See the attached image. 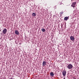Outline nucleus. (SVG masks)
Wrapping results in <instances>:
<instances>
[{"label": "nucleus", "instance_id": "12", "mask_svg": "<svg viewBox=\"0 0 79 79\" xmlns=\"http://www.w3.org/2000/svg\"><path fill=\"white\" fill-rule=\"evenodd\" d=\"M41 31H42V32H45V29H41Z\"/></svg>", "mask_w": 79, "mask_h": 79}, {"label": "nucleus", "instance_id": "4", "mask_svg": "<svg viewBox=\"0 0 79 79\" xmlns=\"http://www.w3.org/2000/svg\"><path fill=\"white\" fill-rule=\"evenodd\" d=\"M76 2H73L72 5H71V6L73 7V8H74L75 7V6H76Z\"/></svg>", "mask_w": 79, "mask_h": 79}, {"label": "nucleus", "instance_id": "2", "mask_svg": "<svg viewBox=\"0 0 79 79\" xmlns=\"http://www.w3.org/2000/svg\"><path fill=\"white\" fill-rule=\"evenodd\" d=\"M7 32V30L6 28H4L2 31V32L4 34H5Z\"/></svg>", "mask_w": 79, "mask_h": 79}, {"label": "nucleus", "instance_id": "8", "mask_svg": "<svg viewBox=\"0 0 79 79\" xmlns=\"http://www.w3.org/2000/svg\"><path fill=\"white\" fill-rule=\"evenodd\" d=\"M68 18H69V17H65L64 18V21H67L68 19Z\"/></svg>", "mask_w": 79, "mask_h": 79}, {"label": "nucleus", "instance_id": "6", "mask_svg": "<svg viewBox=\"0 0 79 79\" xmlns=\"http://www.w3.org/2000/svg\"><path fill=\"white\" fill-rule=\"evenodd\" d=\"M45 65H46V61H44L43 62L42 66H45Z\"/></svg>", "mask_w": 79, "mask_h": 79}, {"label": "nucleus", "instance_id": "3", "mask_svg": "<svg viewBox=\"0 0 79 79\" xmlns=\"http://www.w3.org/2000/svg\"><path fill=\"white\" fill-rule=\"evenodd\" d=\"M62 74L63 76H65L66 74V70H63L62 72Z\"/></svg>", "mask_w": 79, "mask_h": 79}, {"label": "nucleus", "instance_id": "11", "mask_svg": "<svg viewBox=\"0 0 79 79\" xmlns=\"http://www.w3.org/2000/svg\"><path fill=\"white\" fill-rule=\"evenodd\" d=\"M64 13V12L63 11L60 12V15H61V16H62V15H63V14Z\"/></svg>", "mask_w": 79, "mask_h": 79}, {"label": "nucleus", "instance_id": "13", "mask_svg": "<svg viewBox=\"0 0 79 79\" xmlns=\"http://www.w3.org/2000/svg\"><path fill=\"white\" fill-rule=\"evenodd\" d=\"M3 79H6V78H3Z\"/></svg>", "mask_w": 79, "mask_h": 79}, {"label": "nucleus", "instance_id": "5", "mask_svg": "<svg viewBox=\"0 0 79 79\" xmlns=\"http://www.w3.org/2000/svg\"><path fill=\"white\" fill-rule=\"evenodd\" d=\"M70 39L72 41H73V40H74V37H73V36H71L70 37Z\"/></svg>", "mask_w": 79, "mask_h": 79}, {"label": "nucleus", "instance_id": "10", "mask_svg": "<svg viewBox=\"0 0 79 79\" xmlns=\"http://www.w3.org/2000/svg\"><path fill=\"white\" fill-rule=\"evenodd\" d=\"M50 76H52V77L54 76V73H53V72H51L50 73Z\"/></svg>", "mask_w": 79, "mask_h": 79}, {"label": "nucleus", "instance_id": "1", "mask_svg": "<svg viewBox=\"0 0 79 79\" xmlns=\"http://www.w3.org/2000/svg\"><path fill=\"white\" fill-rule=\"evenodd\" d=\"M67 68L69 69H73V66L72 64H69V65H68Z\"/></svg>", "mask_w": 79, "mask_h": 79}, {"label": "nucleus", "instance_id": "7", "mask_svg": "<svg viewBox=\"0 0 79 79\" xmlns=\"http://www.w3.org/2000/svg\"><path fill=\"white\" fill-rule=\"evenodd\" d=\"M15 33L16 35H19V33L18 31V30H16L15 31Z\"/></svg>", "mask_w": 79, "mask_h": 79}, {"label": "nucleus", "instance_id": "9", "mask_svg": "<svg viewBox=\"0 0 79 79\" xmlns=\"http://www.w3.org/2000/svg\"><path fill=\"white\" fill-rule=\"evenodd\" d=\"M32 15L34 17H35V16H36V14L35 13H33L32 14Z\"/></svg>", "mask_w": 79, "mask_h": 79}]
</instances>
